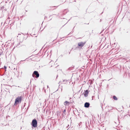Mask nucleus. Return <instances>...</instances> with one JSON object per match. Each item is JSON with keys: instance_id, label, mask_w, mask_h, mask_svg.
Wrapping results in <instances>:
<instances>
[{"instance_id": "nucleus-2", "label": "nucleus", "mask_w": 130, "mask_h": 130, "mask_svg": "<svg viewBox=\"0 0 130 130\" xmlns=\"http://www.w3.org/2000/svg\"><path fill=\"white\" fill-rule=\"evenodd\" d=\"M32 126L36 127L37 126V121L35 119L32 120Z\"/></svg>"}, {"instance_id": "nucleus-11", "label": "nucleus", "mask_w": 130, "mask_h": 130, "mask_svg": "<svg viewBox=\"0 0 130 130\" xmlns=\"http://www.w3.org/2000/svg\"><path fill=\"white\" fill-rule=\"evenodd\" d=\"M4 69H6L7 67H6V66H5L4 67Z\"/></svg>"}, {"instance_id": "nucleus-12", "label": "nucleus", "mask_w": 130, "mask_h": 130, "mask_svg": "<svg viewBox=\"0 0 130 130\" xmlns=\"http://www.w3.org/2000/svg\"><path fill=\"white\" fill-rule=\"evenodd\" d=\"M62 115L63 116H64V115H63V114H62Z\"/></svg>"}, {"instance_id": "nucleus-5", "label": "nucleus", "mask_w": 130, "mask_h": 130, "mask_svg": "<svg viewBox=\"0 0 130 130\" xmlns=\"http://www.w3.org/2000/svg\"><path fill=\"white\" fill-rule=\"evenodd\" d=\"M64 104L65 106H68L70 104V102L67 101H66L64 102Z\"/></svg>"}, {"instance_id": "nucleus-14", "label": "nucleus", "mask_w": 130, "mask_h": 130, "mask_svg": "<svg viewBox=\"0 0 130 130\" xmlns=\"http://www.w3.org/2000/svg\"><path fill=\"white\" fill-rule=\"evenodd\" d=\"M25 60H23V61H25Z\"/></svg>"}, {"instance_id": "nucleus-13", "label": "nucleus", "mask_w": 130, "mask_h": 130, "mask_svg": "<svg viewBox=\"0 0 130 130\" xmlns=\"http://www.w3.org/2000/svg\"><path fill=\"white\" fill-rule=\"evenodd\" d=\"M47 88H48V86H47Z\"/></svg>"}, {"instance_id": "nucleus-4", "label": "nucleus", "mask_w": 130, "mask_h": 130, "mask_svg": "<svg viewBox=\"0 0 130 130\" xmlns=\"http://www.w3.org/2000/svg\"><path fill=\"white\" fill-rule=\"evenodd\" d=\"M86 42H80L78 43V45L79 46L82 47L85 45Z\"/></svg>"}, {"instance_id": "nucleus-6", "label": "nucleus", "mask_w": 130, "mask_h": 130, "mask_svg": "<svg viewBox=\"0 0 130 130\" xmlns=\"http://www.w3.org/2000/svg\"><path fill=\"white\" fill-rule=\"evenodd\" d=\"M90 104L88 102H86L84 104V107L88 108L90 106Z\"/></svg>"}, {"instance_id": "nucleus-8", "label": "nucleus", "mask_w": 130, "mask_h": 130, "mask_svg": "<svg viewBox=\"0 0 130 130\" xmlns=\"http://www.w3.org/2000/svg\"><path fill=\"white\" fill-rule=\"evenodd\" d=\"M113 98L115 100H117L118 99L115 96H113Z\"/></svg>"}, {"instance_id": "nucleus-16", "label": "nucleus", "mask_w": 130, "mask_h": 130, "mask_svg": "<svg viewBox=\"0 0 130 130\" xmlns=\"http://www.w3.org/2000/svg\"><path fill=\"white\" fill-rule=\"evenodd\" d=\"M61 91H62V89H61Z\"/></svg>"}, {"instance_id": "nucleus-7", "label": "nucleus", "mask_w": 130, "mask_h": 130, "mask_svg": "<svg viewBox=\"0 0 130 130\" xmlns=\"http://www.w3.org/2000/svg\"><path fill=\"white\" fill-rule=\"evenodd\" d=\"M88 90H86L85 91L84 94V96L85 97H86L88 96Z\"/></svg>"}, {"instance_id": "nucleus-15", "label": "nucleus", "mask_w": 130, "mask_h": 130, "mask_svg": "<svg viewBox=\"0 0 130 130\" xmlns=\"http://www.w3.org/2000/svg\"><path fill=\"white\" fill-rule=\"evenodd\" d=\"M70 52L69 53V54H70Z\"/></svg>"}, {"instance_id": "nucleus-3", "label": "nucleus", "mask_w": 130, "mask_h": 130, "mask_svg": "<svg viewBox=\"0 0 130 130\" xmlns=\"http://www.w3.org/2000/svg\"><path fill=\"white\" fill-rule=\"evenodd\" d=\"M36 75V77L37 78L39 77V74L38 71H35L32 74V76H33V75Z\"/></svg>"}, {"instance_id": "nucleus-1", "label": "nucleus", "mask_w": 130, "mask_h": 130, "mask_svg": "<svg viewBox=\"0 0 130 130\" xmlns=\"http://www.w3.org/2000/svg\"><path fill=\"white\" fill-rule=\"evenodd\" d=\"M22 98L21 96H18L17 97L15 100L14 105H17L18 103H21L22 101Z\"/></svg>"}, {"instance_id": "nucleus-10", "label": "nucleus", "mask_w": 130, "mask_h": 130, "mask_svg": "<svg viewBox=\"0 0 130 130\" xmlns=\"http://www.w3.org/2000/svg\"><path fill=\"white\" fill-rule=\"evenodd\" d=\"M66 112V109H65L63 110V112L64 113V114L65 115H66V113H65Z\"/></svg>"}, {"instance_id": "nucleus-9", "label": "nucleus", "mask_w": 130, "mask_h": 130, "mask_svg": "<svg viewBox=\"0 0 130 130\" xmlns=\"http://www.w3.org/2000/svg\"><path fill=\"white\" fill-rule=\"evenodd\" d=\"M67 81V80H63V82L64 84H66Z\"/></svg>"}]
</instances>
